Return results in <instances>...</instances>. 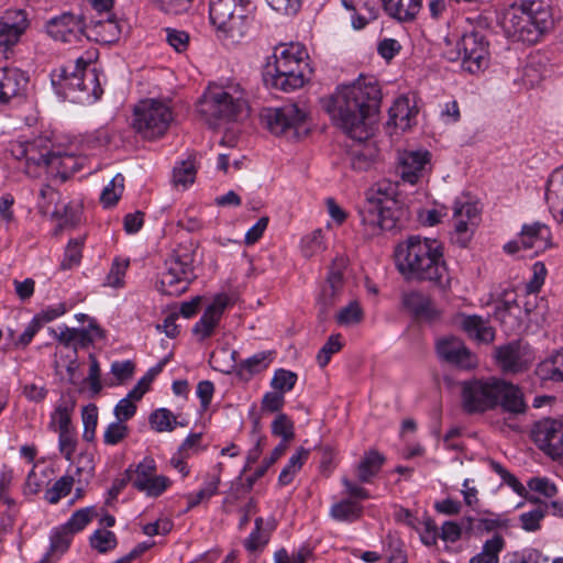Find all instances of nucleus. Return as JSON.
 Returning a JSON list of instances; mask_svg holds the SVG:
<instances>
[{"instance_id": "nucleus-1", "label": "nucleus", "mask_w": 563, "mask_h": 563, "mask_svg": "<svg viewBox=\"0 0 563 563\" xmlns=\"http://www.w3.org/2000/svg\"><path fill=\"white\" fill-rule=\"evenodd\" d=\"M380 90L374 77L361 75L340 86L327 104L332 120L353 140H367L374 131Z\"/></svg>"}, {"instance_id": "nucleus-2", "label": "nucleus", "mask_w": 563, "mask_h": 563, "mask_svg": "<svg viewBox=\"0 0 563 563\" xmlns=\"http://www.w3.org/2000/svg\"><path fill=\"white\" fill-rule=\"evenodd\" d=\"M395 264L407 280L429 282L442 290L451 287L452 277L437 239L411 235L395 249Z\"/></svg>"}, {"instance_id": "nucleus-3", "label": "nucleus", "mask_w": 563, "mask_h": 563, "mask_svg": "<svg viewBox=\"0 0 563 563\" xmlns=\"http://www.w3.org/2000/svg\"><path fill=\"white\" fill-rule=\"evenodd\" d=\"M311 74L308 49L299 42L277 45L263 69L265 84L285 92L303 87Z\"/></svg>"}, {"instance_id": "nucleus-4", "label": "nucleus", "mask_w": 563, "mask_h": 563, "mask_svg": "<svg viewBox=\"0 0 563 563\" xmlns=\"http://www.w3.org/2000/svg\"><path fill=\"white\" fill-rule=\"evenodd\" d=\"M554 21L550 5L543 0H518L506 8L500 25L508 37L536 44L551 31Z\"/></svg>"}, {"instance_id": "nucleus-5", "label": "nucleus", "mask_w": 563, "mask_h": 563, "mask_svg": "<svg viewBox=\"0 0 563 563\" xmlns=\"http://www.w3.org/2000/svg\"><path fill=\"white\" fill-rule=\"evenodd\" d=\"M198 111L212 128L241 121L250 112L246 91L238 82L211 84L199 102Z\"/></svg>"}, {"instance_id": "nucleus-6", "label": "nucleus", "mask_w": 563, "mask_h": 563, "mask_svg": "<svg viewBox=\"0 0 563 563\" xmlns=\"http://www.w3.org/2000/svg\"><path fill=\"white\" fill-rule=\"evenodd\" d=\"M250 0H210L209 18L217 37L227 46L239 44L246 37L251 22Z\"/></svg>"}, {"instance_id": "nucleus-7", "label": "nucleus", "mask_w": 563, "mask_h": 563, "mask_svg": "<svg viewBox=\"0 0 563 563\" xmlns=\"http://www.w3.org/2000/svg\"><path fill=\"white\" fill-rule=\"evenodd\" d=\"M361 218L363 225L371 235L391 231L397 227L398 208L391 186L385 190L379 186L376 191L368 195L361 211Z\"/></svg>"}, {"instance_id": "nucleus-8", "label": "nucleus", "mask_w": 563, "mask_h": 563, "mask_svg": "<svg viewBox=\"0 0 563 563\" xmlns=\"http://www.w3.org/2000/svg\"><path fill=\"white\" fill-rule=\"evenodd\" d=\"M445 55L450 60H461L470 74L484 71L490 60L488 43L478 32L464 33L459 38L446 37Z\"/></svg>"}, {"instance_id": "nucleus-9", "label": "nucleus", "mask_w": 563, "mask_h": 563, "mask_svg": "<svg viewBox=\"0 0 563 563\" xmlns=\"http://www.w3.org/2000/svg\"><path fill=\"white\" fill-rule=\"evenodd\" d=\"M172 100L144 99L135 104L132 126L143 139L163 136L173 121Z\"/></svg>"}, {"instance_id": "nucleus-10", "label": "nucleus", "mask_w": 563, "mask_h": 563, "mask_svg": "<svg viewBox=\"0 0 563 563\" xmlns=\"http://www.w3.org/2000/svg\"><path fill=\"white\" fill-rule=\"evenodd\" d=\"M263 119L272 133L297 137L301 130H307L308 111L303 106L286 103L266 109L263 112Z\"/></svg>"}, {"instance_id": "nucleus-11", "label": "nucleus", "mask_w": 563, "mask_h": 563, "mask_svg": "<svg viewBox=\"0 0 563 563\" xmlns=\"http://www.w3.org/2000/svg\"><path fill=\"white\" fill-rule=\"evenodd\" d=\"M46 136L33 140H18L11 143V153L18 161H24V173L31 177L40 176L42 167L49 166L53 152Z\"/></svg>"}, {"instance_id": "nucleus-12", "label": "nucleus", "mask_w": 563, "mask_h": 563, "mask_svg": "<svg viewBox=\"0 0 563 563\" xmlns=\"http://www.w3.org/2000/svg\"><path fill=\"white\" fill-rule=\"evenodd\" d=\"M479 213L478 202L468 195H462L455 199L452 218V240L455 244L462 247L468 244L479 222Z\"/></svg>"}, {"instance_id": "nucleus-13", "label": "nucleus", "mask_w": 563, "mask_h": 563, "mask_svg": "<svg viewBox=\"0 0 563 563\" xmlns=\"http://www.w3.org/2000/svg\"><path fill=\"white\" fill-rule=\"evenodd\" d=\"M552 234L550 228L543 223L525 224L518 236L504 245L508 254L527 252L528 256H536L551 246Z\"/></svg>"}, {"instance_id": "nucleus-14", "label": "nucleus", "mask_w": 563, "mask_h": 563, "mask_svg": "<svg viewBox=\"0 0 563 563\" xmlns=\"http://www.w3.org/2000/svg\"><path fill=\"white\" fill-rule=\"evenodd\" d=\"M497 378L467 380L462 384V405L465 411L484 412L496 406Z\"/></svg>"}, {"instance_id": "nucleus-15", "label": "nucleus", "mask_w": 563, "mask_h": 563, "mask_svg": "<svg viewBox=\"0 0 563 563\" xmlns=\"http://www.w3.org/2000/svg\"><path fill=\"white\" fill-rule=\"evenodd\" d=\"M432 170V154L426 148L405 150L398 154V173L404 183L417 185Z\"/></svg>"}, {"instance_id": "nucleus-16", "label": "nucleus", "mask_w": 563, "mask_h": 563, "mask_svg": "<svg viewBox=\"0 0 563 563\" xmlns=\"http://www.w3.org/2000/svg\"><path fill=\"white\" fill-rule=\"evenodd\" d=\"M85 64L87 60L78 57L74 65L62 66L52 73V85L58 96L78 100V96H81V85L85 82V76L81 75V65Z\"/></svg>"}, {"instance_id": "nucleus-17", "label": "nucleus", "mask_w": 563, "mask_h": 563, "mask_svg": "<svg viewBox=\"0 0 563 563\" xmlns=\"http://www.w3.org/2000/svg\"><path fill=\"white\" fill-rule=\"evenodd\" d=\"M30 23L25 11L8 10L0 16V54L5 58L19 43Z\"/></svg>"}, {"instance_id": "nucleus-18", "label": "nucleus", "mask_w": 563, "mask_h": 563, "mask_svg": "<svg viewBox=\"0 0 563 563\" xmlns=\"http://www.w3.org/2000/svg\"><path fill=\"white\" fill-rule=\"evenodd\" d=\"M47 34L55 41L74 43L86 34V23L82 15L64 12L49 19L46 24Z\"/></svg>"}, {"instance_id": "nucleus-19", "label": "nucleus", "mask_w": 563, "mask_h": 563, "mask_svg": "<svg viewBox=\"0 0 563 563\" xmlns=\"http://www.w3.org/2000/svg\"><path fill=\"white\" fill-rule=\"evenodd\" d=\"M400 307L417 321L431 322L440 313L432 298L419 289L404 290L400 295Z\"/></svg>"}, {"instance_id": "nucleus-20", "label": "nucleus", "mask_w": 563, "mask_h": 563, "mask_svg": "<svg viewBox=\"0 0 563 563\" xmlns=\"http://www.w3.org/2000/svg\"><path fill=\"white\" fill-rule=\"evenodd\" d=\"M533 439L538 446L553 459L563 457V422L545 419L537 423Z\"/></svg>"}, {"instance_id": "nucleus-21", "label": "nucleus", "mask_w": 563, "mask_h": 563, "mask_svg": "<svg viewBox=\"0 0 563 563\" xmlns=\"http://www.w3.org/2000/svg\"><path fill=\"white\" fill-rule=\"evenodd\" d=\"M496 358L504 372L520 373L529 368L536 356L533 350L522 343H511L496 351Z\"/></svg>"}, {"instance_id": "nucleus-22", "label": "nucleus", "mask_w": 563, "mask_h": 563, "mask_svg": "<svg viewBox=\"0 0 563 563\" xmlns=\"http://www.w3.org/2000/svg\"><path fill=\"white\" fill-rule=\"evenodd\" d=\"M155 461L150 456L144 457L136 466L135 475L132 478L133 486L148 496H159L172 482L165 476L155 475Z\"/></svg>"}, {"instance_id": "nucleus-23", "label": "nucleus", "mask_w": 563, "mask_h": 563, "mask_svg": "<svg viewBox=\"0 0 563 563\" xmlns=\"http://www.w3.org/2000/svg\"><path fill=\"white\" fill-rule=\"evenodd\" d=\"M437 352L440 358L464 369H471L477 365V357L471 353L462 340L454 336L440 339L437 343Z\"/></svg>"}, {"instance_id": "nucleus-24", "label": "nucleus", "mask_w": 563, "mask_h": 563, "mask_svg": "<svg viewBox=\"0 0 563 563\" xmlns=\"http://www.w3.org/2000/svg\"><path fill=\"white\" fill-rule=\"evenodd\" d=\"M229 302L230 298L225 294L214 296L213 301L206 308L199 321L194 325L192 332L200 339L209 338L218 325Z\"/></svg>"}, {"instance_id": "nucleus-25", "label": "nucleus", "mask_w": 563, "mask_h": 563, "mask_svg": "<svg viewBox=\"0 0 563 563\" xmlns=\"http://www.w3.org/2000/svg\"><path fill=\"white\" fill-rule=\"evenodd\" d=\"M27 81L25 73L18 68H0V102L7 103L13 98L21 97Z\"/></svg>"}, {"instance_id": "nucleus-26", "label": "nucleus", "mask_w": 563, "mask_h": 563, "mask_svg": "<svg viewBox=\"0 0 563 563\" xmlns=\"http://www.w3.org/2000/svg\"><path fill=\"white\" fill-rule=\"evenodd\" d=\"M121 25L113 15L102 19H92L86 24L85 36L98 43L110 44L119 40Z\"/></svg>"}, {"instance_id": "nucleus-27", "label": "nucleus", "mask_w": 563, "mask_h": 563, "mask_svg": "<svg viewBox=\"0 0 563 563\" xmlns=\"http://www.w3.org/2000/svg\"><path fill=\"white\" fill-rule=\"evenodd\" d=\"M545 200L558 222H563V165L554 169L547 183Z\"/></svg>"}, {"instance_id": "nucleus-28", "label": "nucleus", "mask_w": 563, "mask_h": 563, "mask_svg": "<svg viewBox=\"0 0 563 563\" xmlns=\"http://www.w3.org/2000/svg\"><path fill=\"white\" fill-rule=\"evenodd\" d=\"M418 109L408 96L397 98L389 109V121L396 128L405 131L416 123Z\"/></svg>"}, {"instance_id": "nucleus-29", "label": "nucleus", "mask_w": 563, "mask_h": 563, "mask_svg": "<svg viewBox=\"0 0 563 563\" xmlns=\"http://www.w3.org/2000/svg\"><path fill=\"white\" fill-rule=\"evenodd\" d=\"M498 404L505 410L514 413L523 412L526 409L520 388L501 379H497L496 406Z\"/></svg>"}, {"instance_id": "nucleus-30", "label": "nucleus", "mask_w": 563, "mask_h": 563, "mask_svg": "<svg viewBox=\"0 0 563 563\" xmlns=\"http://www.w3.org/2000/svg\"><path fill=\"white\" fill-rule=\"evenodd\" d=\"M363 512V505L350 498H342L329 508V517L341 523H353L362 518Z\"/></svg>"}, {"instance_id": "nucleus-31", "label": "nucleus", "mask_w": 563, "mask_h": 563, "mask_svg": "<svg viewBox=\"0 0 563 563\" xmlns=\"http://www.w3.org/2000/svg\"><path fill=\"white\" fill-rule=\"evenodd\" d=\"M461 327L471 339L481 343H489L495 338L494 329L478 316H463Z\"/></svg>"}, {"instance_id": "nucleus-32", "label": "nucleus", "mask_w": 563, "mask_h": 563, "mask_svg": "<svg viewBox=\"0 0 563 563\" xmlns=\"http://www.w3.org/2000/svg\"><path fill=\"white\" fill-rule=\"evenodd\" d=\"M384 10L391 18L406 22L411 21L421 8V0H380Z\"/></svg>"}, {"instance_id": "nucleus-33", "label": "nucleus", "mask_w": 563, "mask_h": 563, "mask_svg": "<svg viewBox=\"0 0 563 563\" xmlns=\"http://www.w3.org/2000/svg\"><path fill=\"white\" fill-rule=\"evenodd\" d=\"M274 527H264V519L257 517L252 532L244 539L243 547L251 555H256L264 551L271 539V532Z\"/></svg>"}, {"instance_id": "nucleus-34", "label": "nucleus", "mask_w": 563, "mask_h": 563, "mask_svg": "<svg viewBox=\"0 0 563 563\" xmlns=\"http://www.w3.org/2000/svg\"><path fill=\"white\" fill-rule=\"evenodd\" d=\"M81 75L85 76V82L81 85V96H78V101H96L98 100L103 90L101 88L99 73L96 67H90V63L82 65Z\"/></svg>"}, {"instance_id": "nucleus-35", "label": "nucleus", "mask_w": 563, "mask_h": 563, "mask_svg": "<svg viewBox=\"0 0 563 563\" xmlns=\"http://www.w3.org/2000/svg\"><path fill=\"white\" fill-rule=\"evenodd\" d=\"M385 456L376 450H369L365 453L356 467V476L360 483H369L375 477L383 464Z\"/></svg>"}, {"instance_id": "nucleus-36", "label": "nucleus", "mask_w": 563, "mask_h": 563, "mask_svg": "<svg viewBox=\"0 0 563 563\" xmlns=\"http://www.w3.org/2000/svg\"><path fill=\"white\" fill-rule=\"evenodd\" d=\"M221 470L222 465L219 463L217 465V474L207 481L198 492L184 496L187 503L186 510H190L202 503H207L212 496L218 494Z\"/></svg>"}, {"instance_id": "nucleus-37", "label": "nucleus", "mask_w": 563, "mask_h": 563, "mask_svg": "<svg viewBox=\"0 0 563 563\" xmlns=\"http://www.w3.org/2000/svg\"><path fill=\"white\" fill-rule=\"evenodd\" d=\"M562 349L550 354L537 366L536 374L542 380L563 382Z\"/></svg>"}, {"instance_id": "nucleus-38", "label": "nucleus", "mask_w": 563, "mask_h": 563, "mask_svg": "<svg viewBox=\"0 0 563 563\" xmlns=\"http://www.w3.org/2000/svg\"><path fill=\"white\" fill-rule=\"evenodd\" d=\"M506 299L495 308V317L505 327V331H512L518 325L515 310L518 308L514 291H506Z\"/></svg>"}, {"instance_id": "nucleus-39", "label": "nucleus", "mask_w": 563, "mask_h": 563, "mask_svg": "<svg viewBox=\"0 0 563 563\" xmlns=\"http://www.w3.org/2000/svg\"><path fill=\"white\" fill-rule=\"evenodd\" d=\"M173 350L168 352L155 366L148 369V372L137 382V384L129 391L128 396L136 401L141 400L144 394L148 390L153 379L158 375L163 367L170 362L173 358Z\"/></svg>"}, {"instance_id": "nucleus-40", "label": "nucleus", "mask_w": 563, "mask_h": 563, "mask_svg": "<svg viewBox=\"0 0 563 563\" xmlns=\"http://www.w3.org/2000/svg\"><path fill=\"white\" fill-rule=\"evenodd\" d=\"M505 548V539L495 534L486 540L481 552L470 559V563H499V554Z\"/></svg>"}, {"instance_id": "nucleus-41", "label": "nucleus", "mask_w": 563, "mask_h": 563, "mask_svg": "<svg viewBox=\"0 0 563 563\" xmlns=\"http://www.w3.org/2000/svg\"><path fill=\"white\" fill-rule=\"evenodd\" d=\"M309 454L310 451L308 449L302 446L298 448L282 470L278 476V483L283 486L289 485L307 462Z\"/></svg>"}, {"instance_id": "nucleus-42", "label": "nucleus", "mask_w": 563, "mask_h": 563, "mask_svg": "<svg viewBox=\"0 0 563 563\" xmlns=\"http://www.w3.org/2000/svg\"><path fill=\"white\" fill-rule=\"evenodd\" d=\"M199 165L197 154L191 153L178 164V188L187 190L195 184Z\"/></svg>"}, {"instance_id": "nucleus-43", "label": "nucleus", "mask_w": 563, "mask_h": 563, "mask_svg": "<svg viewBox=\"0 0 563 563\" xmlns=\"http://www.w3.org/2000/svg\"><path fill=\"white\" fill-rule=\"evenodd\" d=\"M74 534L62 525L52 530L49 536V554L59 559L69 548Z\"/></svg>"}, {"instance_id": "nucleus-44", "label": "nucleus", "mask_w": 563, "mask_h": 563, "mask_svg": "<svg viewBox=\"0 0 563 563\" xmlns=\"http://www.w3.org/2000/svg\"><path fill=\"white\" fill-rule=\"evenodd\" d=\"M273 361L272 352L263 351L247 357L240 364V374L252 376L266 369Z\"/></svg>"}, {"instance_id": "nucleus-45", "label": "nucleus", "mask_w": 563, "mask_h": 563, "mask_svg": "<svg viewBox=\"0 0 563 563\" xmlns=\"http://www.w3.org/2000/svg\"><path fill=\"white\" fill-rule=\"evenodd\" d=\"M325 247L323 232L321 229H317L305 235L300 242L301 253L305 257L316 256L322 253Z\"/></svg>"}, {"instance_id": "nucleus-46", "label": "nucleus", "mask_w": 563, "mask_h": 563, "mask_svg": "<svg viewBox=\"0 0 563 563\" xmlns=\"http://www.w3.org/2000/svg\"><path fill=\"white\" fill-rule=\"evenodd\" d=\"M97 515L95 507L81 508L75 511L64 526L75 534L81 531Z\"/></svg>"}, {"instance_id": "nucleus-47", "label": "nucleus", "mask_w": 563, "mask_h": 563, "mask_svg": "<svg viewBox=\"0 0 563 563\" xmlns=\"http://www.w3.org/2000/svg\"><path fill=\"white\" fill-rule=\"evenodd\" d=\"M124 188V177L122 174H117L110 184L104 187L101 192L100 200L104 207L114 206L120 199Z\"/></svg>"}, {"instance_id": "nucleus-48", "label": "nucleus", "mask_w": 563, "mask_h": 563, "mask_svg": "<svg viewBox=\"0 0 563 563\" xmlns=\"http://www.w3.org/2000/svg\"><path fill=\"white\" fill-rule=\"evenodd\" d=\"M49 167L57 169L64 179L68 174L79 170L77 158L71 154H55L51 157Z\"/></svg>"}, {"instance_id": "nucleus-49", "label": "nucleus", "mask_w": 563, "mask_h": 563, "mask_svg": "<svg viewBox=\"0 0 563 563\" xmlns=\"http://www.w3.org/2000/svg\"><path fill=\"white\" fill-rule=\"evenodd\" d=\"M129 260L114 258L103 285L113 288L123 287L124 276L129 267Z\"/></svg>"}, {"instance_id": "nucleus-50", "label": "nucleus", "mask_w": 563, "mask_h": 563, "mask_svg": "<svg viewBox=\"0 0 563 563\" xmlns=\"http://www.w3.org/2000/svg\"><path fill=\"white\" fill-rule=\"evenodd\" d=\"M84 432L82 438L87 442L93 441L96 437V428L98 423V408L96 405H88L84 407L82 412Z\"/></svg>"}, {"instance_id": "nucleus-51", "label": "nucleus", "mask_w": 563, "mask_h": 563, "mask_svg": "<svg viewBox=\"0 0 563 563\" xmlns=\"http://www.w3.org/2000/svg\"><path fill=\"white\" fill-rule=\"evenodd\" d=\"M117 537L109 530H96L90 537V544L100 553H106L117 547Z\"/></svg>"}, {"instance_id": "nucleus-52", "label": "nucleus", "mask_w": 563, "mask_h": 563, "mask_svg": "<svg viewBox=\"0 0 563 563\" xmlns=\"http://www.w3.org/2000/svg\"><path fill=\"white\" fill-rule=\"evenodd\" d=\"M130 429L126 423L122 421H114L108 424L103 432V442L107 445H117L125 440L129 435Z\"/></svg>"}, {"instance_id": "nucleus-53", "label": "nucleus", "mask_w": 563, "mask_h": 563, "mask_svg": "<svg viewBox=\"0 0 563 563\" xmlns=\"http://www.w3.org/2000/svg\"><path fill=\"white\" fill-rule=\"evenodd\" d=\"M362 319L363 310L357 301L350 302L346 307L342 308L336 316L338 323L343 327L358 324Z\"/></svg>"}, {"instance_id": "nucleus-54", "label": "nucleus", "mask_w": 563, "mask_h": 563, "mask_svg": "<svg viewBox=\"0 0 563 563\" xmlns=\"http://www.w3.org/2000/svg\"><path fill=\"white\" fill-rule=\"evenodd\" d=\"M343 346L341 334H332L317 354V362L321 367L329 364L333 354Z\"/></svg>"}, {"instance_id": "nucleus-55", "label": "nucleus", "mask_w": 563, "mask_h": 563, "mask_svg": "<svg viewBox=\"0 0 563 563\" xmlns=\"http://www.w3.org/2000/svg\"><path fill=\"white\" fill-rule=\"evenodd\" d=\"M297 382V375L290 371L279 368L275 371L271 382L273 389L283 393L284 395L290 391Z\"/></svg>"}, {"instance_id": "nucleus-56", "label": "nucleus", "mask_w": 563, "mask_h": 563, "mask_svg": "<svg viewBox=\"0 0 563 563\" xmlns=\"http://www.w3.org/2000/svg\"><path fill=\"white\" fill-rule=\"evenodd\" d=\"M311 556V551L307 547H301L291 553L284 548L274 553V563H306Z\"/></svg>"}, {"instance_id": "nucleus-57", "label": "nucleus", "mask_w": 563, "mask_h": 563, "mask_svg": "<svg viewBox=\"0 0 563 563\" xmlns=\"http://www.w3.org/2000/svg\"><path fill=\"white\" fill-rule=\"evenodd\" d=\"M448 210L445 206L434 203L430 208H424L419 210L418 220L422 225L433 227L441 222V220L446 217Z\"/></svg>"}, {"instance_id": "nucleus-58", "label": "nucleus", "mask_w": 563, "mask_h": 563, "mask_svg": "<svg viewBox=\"0 0 563 563\" xmlns=\"http://www.w3.org/2000/svg\"><path fill=\"white\" fill-rule=\"evenodd\" d=\"M173 413L165 408H159L150 415L148 422L156 432L173 431Z\"/></svg>"}, {"instance_id": "nucleus-59", "label": "nucleus", "mask_w": 563, "mask_h": 563, "mask_svg": "<svg viewBox=\"0 0 563 563\" xmlns=\"http://www.w3.org/2000/svg\"><path fill=\"white\" fill-rule=\"evenodd\" d=\"M272 433L287 443L295 437L292 421L285 413L277 415L272 422Z\"/></svg>"}, {"instance_id": "nucleus-60", "label": "nucleus", "mask_w": 563, "mask_h": 563, "mask_svg": "<svg viewBox=\"0 0 563 563\" xmlns=\"http://www.w3.org/2000/svg\"><path fill=\"white\" fill-rule=\"evenodd\" d=\"M490 468L498 474L504 484L508 485L516 494L523 496L526 494V487L518 481V478L509 473L501 464L492 461Z\"/></svg>"}, {"instance_id": "nucleus-61", "label": "nucleus", "mask_w": 563, "mask_h": 563, "mask_svg": "<svg viewBox=\"0 0 563 563\" xmlns=\"http://www.w3.org/2000/svg\"><path fill=\"white\" fill-rule=\"evenodd\" d=\"M74 485L71 476H63L55 482L53 487L47 492V500L51 504H56L60 498L67 496Z\"/></svg>"}, {"instance_id": "nucleus-62", "label": "nucleus", "mask_w": 563, "mask_h": 563, "mask_svg": "<svg viewBox=\"0 0 563 563\" xmlns=\"http://www.w3.org/2000/svg\"><path fill=\"white\" fill-rule=\"evenodd\" d=\"M82 243V239H75L69 241L65 251L64 260L62 262L63 268H71L73 266H76L80 263Z\"/></svg>"}, {"instance_id": "nucleus-63", "label": "nucleus", "mask_w": 563, "mask_h": 563, "mask_svg": "<svg viewBox=\"0 0 563 563\" xmlns=\"http://www.w3.org/2000/svg\"><path fill=\"white\" fill-rule=\"evenodd\" d=\"M201 432L189 433L178 448V454L181 455V457H187L203 451L205 448L201 445Z\"/></svg>"}, {"instance_id": "nucleus-64", "label": "nucleus", "mask_w": 563, "mask_h": 563, "mask_svg": "<svg viewBox=\"0 0 563 563\" xmlns=\"http://www.w3.org/2000/svg\"><path fill=\"white\" fill-rule=\"evenodd\" d=\"M541 553L536 549H523L509 553L505 558V563H539Z\"/></svg>"}]
</instances>
